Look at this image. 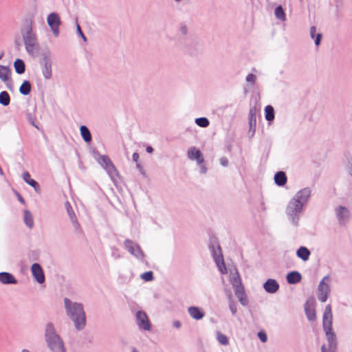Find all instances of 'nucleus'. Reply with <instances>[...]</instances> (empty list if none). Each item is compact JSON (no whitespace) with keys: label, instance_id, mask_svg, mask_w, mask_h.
Returning <instances> with one entry per match:
<instances>
[{"label":"nucleus","instance_id":"45","mask_svg":"<svg viewBox=\"0 0 352 352\" xmlns=\"http://www.w3.org/2000/svg\"><path fill=\"white\" fill-rule=\"evenodd\" d=\"M258 337L259 338L260 340L263 342H265L267 340L266 333L263 331H260L258 333Z\"/></svg>","mask_w":352,"mask_h":352},{"label":"nucleus","instance_id":"35","mask_svg":"<svg viewBox=\"0 0 352 352\" xmlns=\"http://www.w3.org/2000/svg\"><path fill=\"white\" fill-rule=\"evenodd\" d=\"M24 221L27 226L32 228L34 225L33 218L28 210H25L24 212Z\"/></svg>","mask_w":352,"mask_h":352},{"label":"nucleus","instance_id":"51","mask_svg":"<svg viewBox=\"0 0 352 352\" xmlns=\"http://www.w3.org/2000/svg\"><path fill=\"white\" fill-rule=\"evenodd\" d=\"M200 165H201V166H200V173L201 174H205L206 173V171H207V168L203 164H201Z\"/></svg>","mask_w":352,"mask_h":352},{"label":"nucleus","instance_id":"34","mask_svg":"<svg viewBox=\"0 0 352 352\" xmlns=\"http://www.w3.org/2000/svg\"><path fill=\"white\" fill-rule=\"evenodd\" d=\"M214 261L216 263V264H217V265L220 272L221 274H226L227 273V270H226V265H225V263H224V261H223V256H221V259L220 258L219 259L216 258Z\"/></svg>","mask_w":352,"mask_h":352},{"label":"nucleus","instance_id":"10","mask_svg":"<svg viewBox=\"0 0 352 352\" xmlns=\"http://www.w3.org/2000/svg\"><path fill=\"white\" fill-rule=\"evenodd\" d=\"M136 324L140 330L150 331L151 324L147 314L143 311H138L135 314Z\"/></svg>","mask_w":352,"mask_h":352},{"label":"nucleus","instance_id":"54","mask_svg":"<svg viewBox=\"0 0 352 352\" xmlns=\"http://www.w3.org/2000/svg\"><path fill=\"white\" fill-rule=\"evenodd\" d=\"M146 151L147 153H151L153 151V148L151 146H148L146 147Z\"/></svg>","mask_w":352,"mask_h":352},{"label":"nucleus","instance_id":"57","mask_svg":"<svg viewBox=\"0 0 352 352\" xmlns=\"http://www.w3.org/2000/svg\"><path fill=\"white\" fill-rule=\"evenodd\" d=\"M21 352H31L30 350L27 349H23Z\"/></svg>","mask_w":352,"mask_h":352},{"label":"nucleus","instance_id":"43","mask_svg":"<svg viewBox=\"0 0 352 352\" xmlns=\"http://www.w3.org/2000/svg\"><path fill=\"white\" fill-rule=\"evenodd\" d=\"M179 32L184 36L188 34V27L185 23H182L179 25Z\"/></svg>","mask_w":352,"mask_h":352},{"label":"nucleus","instance_id":"50","mask_svg":"<svg viewBox=\"0 0 352 352\" xmlns=\"http://www.w3.org/2000/svg\"><path fill=\"white\" fill-rule=\"evenodd\" d=\"M132 158L135 162H138L140 158L139 154L138 153H134L132 155Z\"/></svg>","mask_w":352,"mask_h":352},{"label":"nucleus","instance_id":"19","mask_svg":"<svg viewBox=\"0 0 352 352\" xmlns=\"http://www.w3.org/2000/svg\"><path fill=\"white\" fill-rule=\"evenodd\" d=\"M0 282L3 284H16L17 280L14 276L8 272L0 273Z\"/></svg>","mask_w":352,"mask_h":352},{"label":"nucleus","instance_id":"16","mask_svg":"<svg viewBox=\"0 0 352 352\" xmlns=\"http://www.w3.org/2000/svg\"><path fill=\"white\" fill-rule=\"evenodd\" d=\"M31 271L32 275L36 280V281L39 283H44V276L43 273V270L40 265L37 263H34L32 265Z\"/></svg>","mask_w":352,"mask_h":352},{"label":"nucleus","instance_id":"9","mask_svg":"<svg viewBox=\"0 0 352 352\" xmlns=\"http://www.w3.org/2000/svg\"><path fill=\"white\" fill-rule=\"evenodd\" d=\"M125 248L128 252L138 260L142 261L145 256L140 246L131 239H126L124 242Z\"/></svg>","mask_w":352,"mask_h":352},{"label":"nucleus","instance_id":"53","mask_svg":"<svg viewBox=\"0 0 352 352\" xmlns=\"http://www.w3.org/2000/svg\"><path fill=\"white\" fill-rule=\"evenodd\" d=\"M17 197H18V200L22 203V204H25V201L24 199H23V197L19 195V194H17Z\"/></svg>","mask_w":352,"mask_h":352},{"label":"nucleus","instance_id":"59","mask_svg":"<svg viewBox=\"0 0 352 352\" xmlns=\"http://www.w3.org/2000/svg\"><path fill=\"white\" fill-rule=\"evenodd\" d=\"M113 256L115 257V258H120V255L119 254H117L116 253H113Z\"/></svg>","mask_w":352,"mask_h":352},{"label":"nucleus","instance_id":"2","mask_svg":"<svg viewBox=\"0 0 352 352\" xmlns=\"http://www.w3.org/2000/svg\"><path fill=\"white\" fill-rule=\"evenodd\" d=\"M21 34L28 54L32 57L38 56L40 47L36 35L33 33L31 23L25 22L22 25Z\"/></svg>","mask_w":352,"mask_h":352},{"label":"nucleus","instance_id":"17","mask_svg":"<svg viewBox=\"0 0 352 352\" xmlns=\"http://www.w3.org/2000/svg\"><path fill=\"white\" fill-rule=\"evenodd\" d=\"M65 208L67 212V214L71 219V221L72 222L76 230L80 231V224L78 223L77 221V218L76 217V214L72 209V206L68 201H66L65 203Z\"/></svg>","mask_w":352,"mask_h":352},{"label":"nucleus","instance_id":"39","mask_svg":"<svg viewBox=\"0 0 352 352\" xmlns=\"http://www.w3.org/2000/svg\"><path fill=\"white\" fill-rule=\"evenodd\" d=\"M140 276L145 281H151L153 279V273L151 271L146 272L142 274Z\"/></svg>","mask_w":352,"mask_h":352},{"label":"nucleus","instance_id":"49","mask_svg":"<svg viewBox=\"0 0 352 352\" xmlns=\"http://www.w3.org/2000/svg\"><path fill=\"white\" fill-rule=\"evenodd\" d=\"M181 322L179 320H175L173 322V326L176 329H179L181 327Z\"/></svg>","mask_w":352,"mask_h":352},{"label":"nucleus","instance_id":"55","mask_svg":"<svg viewBox=\"0 0 352 352\" xmlns=\"http://www.w3.org/2000/svg\"><path fill=\"white\" fill-rule=\"evenodd\" d=\"M31 124L35 126L37 129H40V127H39V123H35L34 121H32L31 122Z\"/></svg>","mask_w":352,"mask_h":352},{"label":"nucleus","instance_id":"25","mask_svg":"<svg viewBox=\"0 0 352 352\" xmlns=\"http://www.w3.org/2000/svg\"><path fill=\"white\" fill-rule=\"evenodd\" d=\"M230 283L232 285L234 289L243 287L241 283V277L238 272L233 274L230 278Z\"/></svg>","mask_w":352,"mask_h":352},{"label":"nucleus","instance_id":"33","mask_svg":"<svg viewBox=\"0 0 352 352\" xmlns=\"http://www.w3.org/2000/svg\"><path fill=\"white\" fill-rule=\"evenodd\" d=\"M10 98L7 91L0 93V104L3 106H8L10 104Z\"/></svg>","mask_w":352,"mask_h":352},{"label":"nucleus","instance_id":"37","mask_svg":"<svg viewBox=\"0 0 352 352\" xmlns=\"http://www.w3.org/2000/svg\"><path fill=\"white\" fill-rule=\"evenodd\" d=\"M195 123L200 127H207L209 126V120L204 117L198 118L195 119Z\"/></svg>","mask_w":352,"mask_h":352},{"label":"nucleus","instance_id":"5","mask_svg":"<svg viewBox=\"0 0 352 352\" xmlns=\"http://www.w3.org/2000/svg\"><path fill=\"white\" fill-rule=\"evenodd\" d=\"M302 210L303 206L294 199H292L289 201L285 210V213L294 226L297 227L298 226L300 217Z\"/></svg>","mask_w":352,"mask_h":352},{"label":"nucleus","instance_id":"47","mask_svg":"<svg viewBox=\"0 0 352 352\" xmlns=\"http://www.w3.org/2000/svg\"><path fill=\"white\" fill-rule=\"evenodd\" d=\"M239 301L240 302V303L243 305V306H245L248 305V298H247V296H244L243 298H240L239 299Z\"/></svg>","mask_w":352,"mask_h":352},{"label":"nucleus","instance_id":"52","mask_svg":"<svg viewBox=\"0 0 352 352\" xmlns=\"http://www.w3.org/2000/svg\"><path fill=\"white\" fill-rule=\"evenodd\" d=\"M348 172L349 175L352 177V162H349V164L348 166Z\"/></svg>","mask_w":352,"mask_h":352},{"label":"nucleus","instance_id":"14","mask_svg":"<svg viewBox=\"0 0 352 352\" xmlns=\"http://www.w3.org/2000/svg\"><path fill=\"white\" fill-rule=\"evenodd\" d=\"M209 248L214 260L221 258L223 256L221 248L215 238L210 240Z\"/></svg>","mask_w":352,"mask_h":352},{"label":"nucleus","instance_id":"56","mask_svg":"<svg viewBox=\"0 0 352 352\" xmlns=\"http://www.w3.org/2000/svg\"><path fill=\"white\" fill-rule=\"evenodd\" d=\"M261 205L262 210H266V207H265V203H264L263 201H261Z\"/></svg>","mask_w":352,"mask_h":352},{"label":"nucleus","instance_id":"64","mask_svg":"<svg viewBox=\"0 0 352 352\" xmlns=\"http://www.w3.org/2000/svg\"><path fill=\"white\" fill-rule=\"evenodd\" d=\"M300 2H302V0H300Z\"/></svg>","mask_w":352,"mask_h":352},{"label":"nucleus","instance_id":"58","mask_svg":"<svg viewBox=\"0 0 352 352\" xmlns=\"http://www.w3.org/2000/svg\"><path fill=\"white\" fill-rule=\"evenodd\" d=\"M321 350H322V352H326V349H325V346L324 345L322 346Z\"/></svg>","mask_w":352,"mask_h":352},{"label":"nucleus","instance_id":"4","mask_svg":"<svg viewBox=\"0 0 352 352\" xmlns=\"http://www.w3.org/2000/svg\"><path fill=\"white\" fill-rule=\"evenodd\" d=\"M332 320L333 315L331 307L330 305H327L325 307L323 314L322 325L327 341L329 342V349L332 351H334L336 348L337 343L336 340V335L332 329Z\"/></svg>","mask_w":352,"mask_h":352},{"label":"nucleus","instance_id":"41","mask_svg":"<svg viewBox=\"0 0 352 352\" xmlns=\"http://www.w3.org/2000/svg\"><path fill=\"white\" fill-rule=\"evenodd\" d=\"M245 80L247 82L251 84L252 85H254L256 80V76L253 74H249L246 76Z\"/></svg>","mask_w":352,"mask_h":352},{"label":"nucleus","instance_id":"18","mask_svg":"<svg viewBox=\"0 0 352 352\" xmlns=\"http://www.w3.org/2000/svg\"><path fill=\"white\" fill-rule=\"evenodd\" d=\"M188 313L192 318L197 320L202 319L204 316V311L198 307H189L188 308Z\"/></svg>","mask_w":352,"mask_h":352},{"label":"nucleus","instance_id":"3","mask_svg":"<svg viewBox=\"0 0 352 352\" xmlns=\"http://www.w3.org/2000/svg\"><path fill=\"white\" fill-rule=\"evenodd\" d=\"M45 342L50 352H67L63 338L51 322L45 325Z\"/></svg>","mask_w":352,"mask_h":352},{"label":"nucleus","instance_id":"29","mask_svg":"<svg viewBox=\"0 0 352 352\" xmlns=\"http://www.w3.org/2000/svg\"><path fill=\"white\" fill-rule=\"evenodd\" d=\"M316 28L315 26H311L310 28L309 34L311 38L315 39L314 43L316 46H318L320 43L322 34H317L316 35Z\"/></svg>","mask_w":352,"mask_h":352},{"label":"nucleus","instance_id":"11","mask_svg":"<svg viewBox=\"0 0 352 352\" xmlns=\"http://www.w3.org/2000/svg\"><path fill=\"white\" fill-rule=\"evenodd\" d=\"M311 189L309 187H305L300 190H298L295 195L293 197L295 201H298L299 204H302V206H305L308 202L311 195Z\"/></svg>","mask_w":352,"mask_h":352},{"label":"nucleus","instance_id":"46","mask_svg":"<svg viewBox=\"0 0 352 352\" xmlns=\"http://www.w3.org/2000/svg\"><path fill=\"white\" fill-rule=\"evenodd\" d=\"M77 32L78 34V35L84 40V41H86V37L84 35L83 32H82L81 30V28L80 27V25L77 23Z\"/></svg>","mask_w":352,"mask_h":352},{"label":"nucleus","instance_id":"21","mask_svg":"<svg viewBox=\"0 0 352 352\" xmlns=\"http://www.w3.org/2000/svg\"><path fill=\"white\" fill-rule=\"evenodd\" d=\"M256 125V111L255 109H251L249 113V126L250 131L254 133Z\"/></svg>","mask_w":352,"mask_h":352},{"label":"nucleus","instance_id":"23","mask_svg":"<svg viewBox=\"0 0 352 352\" xmlns=\"http://www.w3.org/2000/svg\"><path fill=\"white\" fill-rule=\"evenodd\" d=\"M274 182L279 186H284L287 182L286 174L283 171L277 172L274 175Z\"/></svg>","mask_w":352,"mask_h":352},{"label":"nucleus","instance_id":"63","mask_svg":"<svg viewBox=\"0 0 352 352\" xmlns=\"http://www.w3.org/2000/svg\"><path fill=\"white\" fill-rule=\"evenodd\" d=\"M3 174L2 169L0 168V175H2Z\"/></svg>","mask_w":352,"mask_h":352},{"label":"nucleus","instance_id":"38","mask_svg":"<svg viewBox=\"0 0 352 352\" xmlns=\"http://www.w3.org/2000/svg\"><path fill=\"white\" fill-rule=\"evenodd\" d=\"M217 339L218 342L222 345H228V340L226 335L223 334L220 331L217 333Z\"/></svg>","mask_w":352,"mask_h":352},{"label":"nucleus","instance_id":"61","mask_svg":"<svg viewBox=\"0 0 352 352\" xmlns=\"http://www.w3.org/2000/svg\"><path fill=\"white\" fill-rule=\"evenodd\" d=\"M136 163H137V164H136L137 168L140 169L141 166H140V164H138V162H136Z\"/></svg>","mask_w":352,"mask_h":352},{"label":"nucleus","instance_id":"62","mask_svg":"<svg viewBox=\"0 0 352 352\" xmlns=\"http://www.w3.org/2000/svg\"><path fill=\"white\" fill-rule=\"evenodd\" d=\"M175 3H180L182 0H173Z\"/></svg>","mask_w":352,"mask_h":352},{"label":"nucleus","instance_id":"20","mask_svg":"<svg viewBox=\"0 0 352 352\" xmlns=\"http://www.w3.org/2000/svg\"><path fill=\"white\" fill-rule=\"evenodd\" d=\"M301 279V274L296 271L289 272L286 277V280L289 284H296L300 282Z\"/></svg>","mask_w":352,"mask_h":352},{"label":"nucleus","instance_id":"44","mask_svg":"<svg viewBox=\"0 0 352 352\" xmlns=\"http://www.w3.org/2000/svg\"><path fill=\"white\" fill-rule=\"evenodd\" d=\"M230 310L232 315H235L237 311L236 305L232 300L230 301L229 304Z\"/></svg>","mask_w":352,"mask_h":352},{"label":"nucleus","instance_id":"8","mask_svg":"<svg viewBox=\"0 0 352 352\" xmlns=\"http://www.w3.org/2000/svg\"><path fill=\"white\" fill-rule=\"evenodd\" d=\"M47 23L53 35L58 37L60 34V26L61 25L59 14L56 12H51L47 17Z\"/></svg>","mask_w":352,"mask_h":352},{"label":"nucleus","instance_id":"6","mask_svg":"<svg viewBox=\"0 0 352 352\" xmlns=\"http://www.w3.org/2000/svg\"><path fill=\"white\" fill-rule=\"evenodd\" d=\"M331 281V277L329 276H325L319 283L318 287V298L322 302H326L328 298L330 293L329 285Z\"/></svg>","mask_w":352,"mask_h":352},{"label":"nucleus","instance_id":"31","mask_svg":"<svg viewBox=\"0 0 352 352\" xmlns=\"http://www.w3.org/2000/svg\"><path fill=\"white\" fill-rule=\"evenodd\" d=\"M31 91V85L29 81L25 80L19 87V91L23 95H28Z\"/></svg>","mask_w":352,"mask_h":352},{"label":"nucleus","instance_id":"36","mask_svg":"<svg viewBox=\"0 0 352 352\" xmlns=\"http://www.w3.org/2000/svg\"><path fill=\"white\" fill-rule=\"evenodd\" d=\"M305 314H306L307 318L309 320L314 321L316 320V311H315L314 309H313L311 307H307L306 306L305 308Z\"/></svg>","mask_w":352,"mask_h":352},{"label":"nucleus","instance_id":"32","mask_svg":"<svg viewBox=\"0 0 352 352\" xmlns=\"http://www.w3.org/2000/svg\"><path fill=\"white\" fill-rule=\"evenodd\" d=\"M265 119L267 121H272L274 119V110L271 105H267L265 108Z\"/></svg>","mask_w":352,"mask_h":352},{"label":"nucleus","instance_id":"40","mask_svg":"<svg viewBox=\"0 0 352 352\" xmlns=\"http://www.w3.org/2000/svg\"><path fill=\"white\" fill-rule=\"evenodd\" d=\"M236 296L238 299L240 298H243L246 296L245 293V289L243 287L236 288V289H234Z\"/></svg>","mask_w":352,"mask_h":352},{"label":"nucleus","instance_id":"22","mask_svg":"<svg viewBox=\"0 0 352 352\" xmlns=\"http://www.w3.org/2000/svg\"><path fill=\"white\" fill-rule=\"evenodd\" d=\"M11 70L9 67L0 65V79L6 82L10 78Z\"/></svg>","mask_w":352,"mask_h":352},{"label":"nucleus","instance_id":"15","mask_svg":"<svg viewBox=\"0 0 352 352\" xmlns=\"http://www.w3.org/2000/svg\"><path fill=\"white\" fill-rule=\"evenodd\" d=\"M279 284L275 279L269 278L263 284V288L269 294H274L279 289Z\"/></svg>","mask_w":352,"mask_h":352},{"label":"nucleus","instance_id":"48","mask_svg":"<svg viewBox=\"0 0 352 352\" xmlns=\"http://www.w3.org/2000/svg\"><path fill=\"white\" fill-rule=\"evenodd\" d=\"M220 164L223 166H227L228 165V160L226 157H221L220 159Z\"/></svg>","mask_w":352,"mask_h":352},{"label":"nucleus","instance_id":"7","mask_svg":"<svg viewBox=\"0 0 352 352\" xmlns=\"http://www.w3.org/2000/svg\"><path fill=\"white\" fill-rule=\"evenodd\" d=\"M94 158L106 170L107 173L111 177L118 175V171L115 166L108 156L94 153Z\"/></svg>","mask_w":352,"mask_h":352},{"label":"nucleus","instance_id":"1","mask_svg":"<svg viewBox=\"0 0 352 352\" xmlns=\"http://www.w3.org/2000/svg\"><path fill=\"white\" fill-rule=\"evenodd\" d=\"M64 306L66 314L74 322L75 328L78 331L84 329L86 326V314L82 304L65 298Z\"/></svg>","mask_w":352,"mask_h":352},{"label":"nucleus","instance_id":"27","mask_svg":"<svg viewBox=\"0 0 352 352\" xmlns=\"http://www.w3.org/2000/svg\"><path fill=\"white\" fill-rule=\"evenodd\" d=\"M22 177L24 179V181L32 186L36 191L38 190V184L36 181H34L33 179L31 178L30 174L28 172H24L22 174Z\"/></svg>","mask_w":352,"mask_h":352},{"label":"nucleus","instance_id":"42","mask_svg":"<svg viewBox=\"0 0 352 352\" xmlns=\"http://www.w3.org/2000/svg\"><path fill=\"white\" fill-rule=\"evenodd\" d=\"M51 64L45 62V79H49L52 77Z\"/></svg>","mask_w":352,"mask_h":352},{"label":"nucleus","instance_id":"30","mask_svg":"<svg viewBox=\"0 0 352 352\" xmlns=\"http://www.w3.org/2000/svg\"><path fill=\"white\" fill-rule=\"evenodd\" d=\"M274 14L276 19L281 21H285L286 20V14L281 6H278L275 8Z\"/></svg>","mask_w":352,"mask_h":352},{"label":"nucleus","instance_id":"28","mask_svg":"<svg viewBox=\"0 0 352 352\" xmlns=\"http://www.w3.org/2000/svg\"><path fill=\"white\" fill-rule=\"evenodd\" d=\"M80 132L85 142H89L91 140V134L86 126L82 125L80 127Z\"/></svg>","mask_w":352,"mask_h":352},{"label":"nucleus","instance_id":"60","mask_svg":"<svg viewBox=\"0 0 352 352\" xmlns=\"http://www.w3.org/2000/svg\"><path fill=\"white\" fill-rule=\"evenodd\" d=\"M131 351L132 352H139L138 350L136 348H135V347L132 348Z\"/></svg>","mask_w":352,"mask_h":352},{"label":"nucleus","instance_id":"24","mask_svg":"<svg viewBox=\"0 0 352 352\" xmlns=\"http://www.w3.org/2000/svg\"><path fill=\"white\" fill-rule=\"evenodd\" d=\"M15 72L19 74H22L25 71V65L22 59L16 58L13 63Z\"/></svg>","mask_w":352,"mask_h":352},{"label":"nucleus","instance_id":"13","mask_svg":"<svg viewBox=\"0 0 352 352\" xmlns=\"http://www.w3.org/2000/svg\"><path fill=\"white\" fill-rule=\"evenodd\" d=\"M187 156L190 160H196L198 164H201L204 162L202 153L195 146H192L188 150Z\"/></svg>","mask_w":352,"mask_h":352},{"label":"nucleus","instance_id":"26","mask_svg":"<svg viewBox=\"0 0 352 352\" xmlns=\"http://www.w3.org/2000/svg\"><path fill=\"white\" fill-rule=\"evenodd\" d=\"M296 255L302 261H306L309 259L310 252L306 247L301 246L298 249Z\"/></svg>","mask_w":352,"mask_h":352},{"label":"nucleus","instance_id":"12","mask_svg":"<svg viewBox=\"0 0 352 352\" xmlns=\"http://www.w3.org/2000/svg\"><path fill=\"white\" fill-rule=\"evenodd\" d=\"M336 216L340 225L346 224L350 218L349 209L342 206H338L335 208Z\"/></svg>","mask_w":352,"mask_h":352}]
</instances>
